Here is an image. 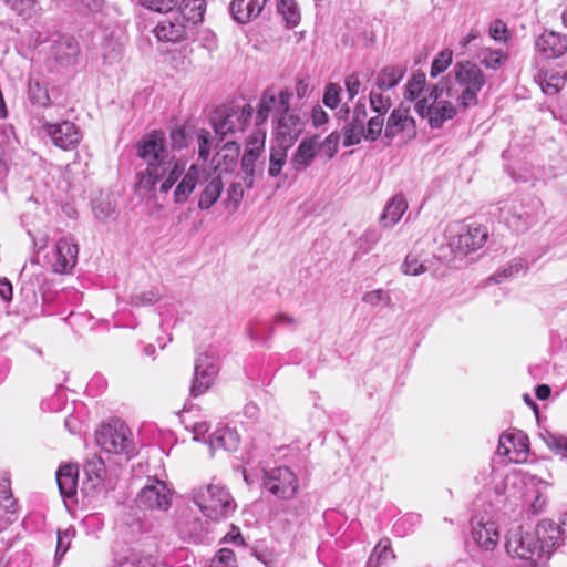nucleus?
<instances>
[{"label": "nucleus", "instance_id": "13", "mask_svg": "<svg viewBox=\"0 0 567 567\" xmlns=\"http://www.w3.org/2000/svg\"><path fill=\"white\" fill-rule=\"evenodd\" d=\"M218 371L219 367L213 353H199L195 360L190 394L198 396L205 393L214 383Z\"/></svg>", "mask_w": 567, "mask_h": 567}, {"label": "nucleus", "instance_id": "8", "mask_svg": "<svg viewBox=\"0 0 567 567\" xmlns=\"http://www.w3.org/2000/svg\"><path fill=\"white\" fill-rule=\"evenodd\" d=\"M443 89L433 86L427 97L415 103L416 113L427 118L431 128H441L444 123L457 114V107L452 103L453 99H443Z\"/></svg>", "mask_w": 567, "mask_h": 567}, {"label": "nucleus", "instance_id": "39", "mask_svg": "<svg viewBox=\"0 0 567 567\" xmlns=\"http://www.w3.org/2000/svg\"><path fill=\"white\" fill-rule=\"evenodd\" d=\"M475 56L481 64L493 70L499 69L506 60V55L501 50H492L488 48L480 49Z\"/></svg>", "mask_w": 567, "mask_h": 567}, {"label": "nucleus", "instance_id": "62", "mask_svg": "<svg viewBox=\"0 0 567 567\" xmlns=\"http://www.w3.org/2000/svg\"><path fill=\"white\" fill-rule=\"evenodd\" d=\"M223 152H225V154H223V159L226 164H233L236 162L238 155H239V145L237 142L235 141H231V142H227L225 143V145L223 146Z\"/></svg>", "mask_w": 567, "mask_h": 567}, {"label": "nucleus", "instance_id": "4", "mask_svg": "<svg viewBox=\"0 0 567 567\" xmlns=\"http://www.w3.org/2000/svg\"><path fill=\"white\" fill-rule=\"evenodd\" d=\"M193 501L204 516L212 520L228 517L236 508L229 491L220 483L212 482L193 491Z\"/></svg>", "mask_w": 567, "mask_h": 567}, {"label": "nucleus", "instance_id": "17", "mask_svg": "<svg viewBox=\"0 0 567 567\" xmlns=\"http://www.w3.org/2000/svg\"><path fill=\"white\" fill-rule=\"evenodd\" d=\"M79 255V246L72 236L61 237L53 251L51 269L55 274H69L75 267Z\"/></svg>", "mask_w": 567, "mask_h": 567}, {"label": "nucleus", "instance_id": "36", "mask_svg": "<svg viewBox=\"0 0 567 567\" xmlns=\"http://www.w3.org/2000/svg\"><path fill=\"white\" fill-rule=\"evenodd\" d=\"M176 7L185 21L196 24L204 18L206 2L205 0H179Z\"/></svg>", "mask_w": 567, "mask_h": 567}, {"label": "nucleus", "instance_id": "45", "mask_svg": "<svg viewBox=\"0 0 567 567\" xmlns=\"http://www.w3.org/2000/svg\"><path fill=\"white\" fill-rule=\"evenodd\" d=\"M526 268V261L524 259H514L509 262V265L507 267H505L504 269L495 272L491 278L489 280L496 282V284H501L503 282L505 279H508L511 277H513L515 274H518L520 270L525 269Z\"/></svg>", "mask_w": 567, "mask_h": 567}, {"label": "nucleus", "instance_id": "42", "mask_svg": "<svg viewBox=\"0 0 567 567\" xmlns=\"http://www.w3.org/2000/svg\"><path fill=\"white\" fill-rule=\"evenodd\" d=\"M362 301L371 307H393L390 291L381 288L367 291L362 297Z\"/></svg>", "mask_w": 567, "mask_h": 567}, {"label": "nucleus", "instance_id": "25", "mask_svg": "<svg viewBox=\"0 0 567 567\" xmlns=\"http://www.w3.org/2000/svg\"><path fill=\"white\" fill-rule=\"evenodd\" d=\"M319 136L305 138L293 153L290 164L297 172L306 171L318 154Z\"/></svg>", "mask_w": 567, "mask_h": 567}, {"label": "nucleus", "instance_id": "9", "mask_svg": "<svg viewBox=\"0 0 567 567\" xmlns=\"http://www.w3.org/2000/svg\"><path fill=\"white\" fill-rule=\"evenodd\" d=\"M265 141L266 135L261 132L254 133L247 140L240 162V169L244 174L243 182L247 189H251L256 177L262 175Z\"/></svg>", "mask_w": 567, "mask_h": 567}, {"label": "nucleus", "instance_id": "32", "mask_svg": "<svg viewBox=\"0 0 567 567\" xmlns=\"http://www.w3.org/2000/svg\"><path fill=\"white\" fill-rule=\"evenodd\" d=\"M224 189V183L219 175L209 179L199 194L198 207L202 210L209 209L219 199Z\"/></svg>", "mask_w": 567, "mask_h": 567}, {"label": "nucleus", "instance_id": "16", "mask_svg": "<svg viewBox=\"0 0 567 567\" xmlns=\"http://www.w3.org/2000/svg\"><path fill=\"white\" fill-rule=\"evenodd\" d=\"M135 502L142 508L167 511L171 506L172 493L163 481L153 480L140 491Z\"/></svg>", "mask_w": 567, "mask_h": 567}, {"label": "nucleus", "instance_id": "38", "mask_svg": "<svg viewBox=\"0 0 567 567\" xmlns=\"http://www.w3.org/2000/svg\"><path fill=\"white\" fill-rule=\"evenodd\" d=\"M288 145L279 144L271 146L269 152L268 175L278 177L287 163Z\"/></svg>", "mask_w": 567, "mask_h": 567}, {"label": "nucleus", "instance_id": "11", "mask_svg": "<svg viewBox=\"0 0 567 567\" xmlns=\"http://www.w3.org/2000/svg\"><path fill=\"white\" fill-rule=\"evenodd\" d=\"M383 136L390 144L398 138L402 143H408L416 136V123L411 115L410 106L401 103L393 109L384 121Z\"/></svg>", "mask_w": 567, "mask_h": 567}, {"label": "nucleus", "instance_id": "24", "mask_svg": "<svg viewBox=\"0 0 567 567\" xmlns=\"http://www.w3.org/2000/svg\"><path fill=\"white\" fill-rule=\"evenodd\" d=\"M200 173L202 169L195 164H192L187 169L185 168L179 179L175 183L176 186L173 192L175 204H184L187 202L199 183Z\"/></svg>", "mask_w": 567, "mask_h": 567}, {"label": "nucleus", "instance_id": "3", "mask_svg": "<svg viewBox=\"0 0 567 567\" xmlns=\"http://www.w3.org/2000/svg\"><path fill=\"white\" fill-rule=\"evenodd\" d=\"M453 74L458 87L450 86L445 94L454 99L463 111L478 103V92L486 84V78L481 68L471 61H458L454 64Z\"/></svg>", "mask_w": 567, "mask_h": 567}, {"label": "nucleus", "instance_id": "21", "mask_svg": "<svg viewBox=\"0 0 567 567\" xmlns=\"http://www.w3.org/2000/svg\"><path fill=\"white\" fill-rule=\"evenodd\" d=\"M80 48L72 37H60L50 47L49 60L55 62L56 66H70L76 62Z\"/></svg>", "mask_w": 567, "mask_h": 567}, {"label": "nucleus", "instance_id": "60", "mask_svg": "<svg viewBox=\"0 0 567 567\" xmlns=\"http://www.w3.org/2000/svg\"><path fill=\"white\" fill-rule=\"evenodd\" d=\"M210 134L208 131L202 130L198 134V155L203 161L208 159L210 154Z\"/></svg>", "mask_w": 567, "mask_h": 567}, {"label": "nucleus", "instance_id": "40", "mask_svg": "<svg viewBox=\"0 0 567 567\" xmlns=\"http://www.w3.org/2000/svg\"><path fill=\"white\" fill-rule=\"evenodd\" d=\"M278 12L288 28H295L300 21V12L296 0H278Z\"/></svg>", "mask_w": 567, "mask_h": 567}, {"label": "nucleus", "instance_id": "48", "mask_svg": "<svg viewBox=\"0 0 567 567\" xmlns=\"http://www.w3.org/2000/svg\"><path fill=\"white\" fill-rule=\"evenodd\" d=\"M340 143V134L334 131L330 133L323 141H319L318 152L320 151L327 159H331L338 152Z\"/></svg>", "mask_w": 567, "mask_h": 567}, {"label": "nucleus", "instance_id": "10", "mask_svg": "<svg viewBox=\"0 0 567 567\" xmlns=\"http://www.w3.org/2000/svg\"><path fill=\"white\" fill-rule=\"evenodd\" d=\"M262 488L279 499H291L299 491L297 474L288 466H278L264 472Z\"/></svg>", "mask_w": 567, "mask_h": 567}, {"label": "nucleus", "instance_id": "35", "mask_svg": "<svg viewBox=\"0 0 567 567\" xmlns=\"http://www.w3.org/2000/svg\"><path fill=\"white\" fill-rule=\"evenodd\" d=\"M28 97L34 106L48 107L51 104L48 85L39 78L32 76L29 79Z\"/></svg>", "mask_w": 567, "mask_h": 567}, {"label": "nucleus", "instance_id": "59", "mask_svg": "<svg viewBox=\"0 0 567 567\" xmlns=\"http://www.w3.org/2000/svg\"><path fill=\"white\" fill-rule=\"evenodd\" d=\"M159 300V293L156 290H148L145 292H140L132 296V305L141 307V306H151Z\"/></svg>", "mask_w": 567, "mask_h": 567}, {"label": "nucleus", "instance_id": "61", "mask_svg": "<svg viewBox=\"0 0 567 567\" xmlns=\"http://www.w3.org/2000/svg\"><path fill=\"white\" fill-rule=\"evenodd\" d=\"M380 240V236L374 230L365 231L359 238V248L363 250V252H368L378 241Z\"/></svg>", "mask_w": 567, "mask_h": 567}, {"label": "nucleus", "instance_id": "20", "mask_svg": "<svg viewBox=\"0 0 567 567\" xmlns=\"http://www.w3.org/2000/svg\"><path fill=\"white\" fill-rule=\"evenodd\" d=\"M369 104L375 113L369 118L368 136L381 135L384 126V116L392 107V100L389 95H384L383 91L371 90L369 93Z\"/></svg>", "mask_w": 567, "mask_h": 567}, {"label": "nucleus", "instance_id": "14", "mask_svg": "<svg viewBox=\"0 0 567 567\" xmlns=\"http://www.w3.org/2000/svg\"><path fill=\"white\" fill-rule=\"evenodd\" d=\"M487 236V230L482 226H463L456 233L450 230L449 246L455 254L467 255L480 249Z\"/></svg>", "mask_w": 567, "mask_h": 567}, {"label": "nucleus", "instance_id": "51", "mask_svg": "<svg viewBox=\"0 0 567 567\" xmlns=\"http://www.w3.org/2000/svg\"><path fill=\"white\" fill-rule=\"evenodd\" d=\"M209 567H237L234 551L229 548L219 549L212 559Z\"/></svg>", "mask_w": 567, "mask_h": 567}, {"label": "nucleus", "instance_id": "50", "mask_svg": "<svg viewBox=\"0 0 567 567\" xmlns=\"http://www.w3.org/2000/svg\"><path fill=\"white\" fill-rule=\"evenodd\" d=\"M543 440L546 445L556 454L567 457V439L553 433H546L543 435Z\"/></svg>", "mask_w": 567, "mask_h": 567}, {"label": "nucleus", "instance_id": "55", "mask_svg": "<svg viewBox=\"0 0 567 567\" xmlns=\"http://www.w3.org/2000/svg\"><path fill=\"white\" fill-rule=\"evenodd\" d=\"M402 271L405 275L417 276L425 271V267L419 261L417 257L408 255L402 264Z\"/></svg>", "mask_w": 567, "mask_h": 567}, {"label": "nucleus", "instance_id": "27", "mask_svg": "<svg viewBox=\"0 0 567 567\" xmlns=\"http://www.w3.org/2000/svg\"><path fill=\"white\" fill-rule=\"evenodd\" d=\"M267 0H233L230 12L239 23H247L258 17Z\"/></svg>", "mask_w": 567, "mask_h": 567}, {"label": "nucleus", "instance_id": "41", "mask_svg": "<svg viewBox=\"0 0 567 567\" xmlns=\"http://www.w3.org/2000/svg\"><path fill=\"white\" fill-rule=\"evenodd\" d=\"M12 11L23 19H30L37 14L39 0H3Z\"/></svg>", "mask_w": 567, "mask_h": 567}, {"label": "nucleus", "instance_id": "57", "mask_svg": "<svg viewBox=\"0 0 567 567\" xmlns=\"http://www.w3.org/2000/svg\"><path fill=\"white\" fill-rule=\"evenodd\" d=\"M344 86L348 94V100L352 101L359 94L362 86L359 73L353 72L346 76Z\"/></svg>", "mask_w": 567, "mask_h": 567}, {"label": "nucleus", "instance_id": "47", "mask_svg": "<svg viewBox=\"0 0 567 567\" xmlns=\"http://www.w3.org/2000/svg\"><path fill=\"white\" fill-rule=\"evenodd\" d=\"M84 472L92 482H101L105 474V465L101 457L93 456L84 465Z\"/></svg>", "mask_w": 567, "mask_h": 567}, {"label": "nucleus", "instance_id": "1", "mask_svg": "<svg viewBox=\"0 0 567 567\" xmlns=\"http://www.w3.org/2000/svg\"><path fill=\"white\" fill-rule=\"evenodd\" d=\"M136 155L145 165L136 174L137 190L154 192L159 183V192L167 194L185 171L186 162L171 154L161 130L144 135L136 143Z\"/></svg>", "mask_w": 567, "mask_h": 567}, {"label": "nucleus", "instance_id": "29", "mask_svg": "<svg viewBox=\"0 0 567 567\" xmlns=\"http://www.w3.org/2000/svg\"><path fill=\"white\" fill-rule=\"evenodd\" d=\"M406 72L403 65H386L382 68L375 79V86L380 91H388L395 87L404 78Z\"/></svg>", "mask_w": 567, "mask_h": 567}, {"label": "nucleus", "instance_id": "52", "mask_svg": "<svg viewBox=\"0 0 567 567\" xmlns=\"http://www.w3.org/2000/svg\"><path fill=\"white\" fill-rule=\"evenodd\" d=\"M340 94L341 86L338 83H329L324 89L322 99L323 104L331 110H336L341 101Z\"/></svg>", "mask_w": 567, "mask_h": 567}, {"label": "nucleus", "instance_id": "31", "mask_svg": "<svg viewBox=\"0 0 567 567\" xmlns=\"http://www.w3.org/2000/svg\"><path fill=\"white\" fill-rule=\"evenodd\" d=\"M566 82L564 70H544L538 75V83L542 91L547 95H554L560 91Z\"/></svg>", "mask_w": 567, "mask_h": 567}, {"label": "nucleus", "instance_id": "43", "mask_svg": "<svg viewBox=\"0 0 567 567\" xmlns=\"http://www.w3.org/2000/svg\"><path fill=\"white\" fill-rule=\"evenodd\" d=\"M425 84L426 79L424 73L419 72L413 74L405 85L404 99L411 102L415 101L424 90Z\"/></svg>", "mask_w": 567, "mask_h": 567}, {"label": "nucleus", "instance_id": "56", "mask_svg": "<svg viewBox=\"0 0 567 567\" xmlns=\"http://www.w3.org/2000/svg\"><path fill=\"white\" fill-rule=\"evenodd\" d=\"M75 9L83 14L102 10L104 0H73Z\"/></svg>", "mask_w": 567, "mask_h": 567}, {"label": "nucleus", "instance_id": "37", "mask_svg": "<svg viewBox=\"0 0 567 567\" xmlns=\"http://www.w3.org/2000/svg\"><path fill=\"white\" fill-rule=\"evenodd\" d=\"M395 558L389 538H382L373 548L367 567H381Z\"/></svg>", "mask_w": 567, "mask_h": 567}, {"label": "nucleus", "instance_id": "46", "mask_svg": "<svg viewBox=\"0 0 567 567\" xmlns=\"http://www.w3.org/2000/svg\"><path fill=\"white\" fill-rule=\"evenodd\" d=\"M75 535V530L73 528H68L65 530H58V539H56V549L54 560L59 563L63 556L66 554L71 546L72 538Z\"/></svg>", "mask_w": 567, "mask_h": 567}, {"label": "nucleus", "instance_id": "5", "mask_svg": "<svg viewBox=\"0 0 567 567\" xmlns=\"http://www.w3.org/2000/svg\"><path fill=\"white\" fill-rule=\"evenodd\" d=\"M506 553L520 563V567H538L546 561L533 532L523 530L522 527L512 528L505 543Z\"/></svg>", "mask_w": 567, "mask_h": 567}, {"label": "nucleus", "instance_id": "64", "mask_svg": "<svg viewBox=\"0 0 567 567\" xmlns=\"http://www.w3.org/2000/svg\"><path fill=\"white\" fill-rule=\"evenodd\" d=\"M547 506V497L540 488L536 491V495L530 503V511L533 514H540Z\"/></svg>", "mask_w": 567, "mask_h": 567}, {"label": "nucleus", "instance_id": "15", "mask_svg": "<svg viewBox=\"0 0 567 567\" xmlns=\"http://www.w3.org/2000/svg\"><path fill=\"white\" fill-rule=\"evenodd\" d=\"M533 534L537 537V544L543 550V557L547 561L554 550L564 544L567 532L560 524H556L549 519L540 520Z\"/></svg>", "mask_w": 567, "mask_h": 567}, {"label": "nucleus", "instance_id": "53", "mask_svg": "<svg viewBox=\"0 0 567 567\" xmlns=\"http://www.w3.org/2000/svg\"><path fill=\"white\" fill-rule=\"evenodd\" d=\"M178 1L179 0H140V4L151 11L165 13L175 8Z\"/></svg>", "mask_w": 567, "mask_h": 567}, {"label": "nucleus", "instance_id": "18", "mask_svg": "<svg viewBox=\"0 0 567 567\" xmlns=\"http://www.w3.org/2000/svg\"><path fill=\"white\" fill-rule=\"evenodd\" d=\"M42 128L52 143L64 151L75 148L82 138L78 126L70 121L55 124L44 123Z\"/></svg>", "mask_w": 567, "mask_h": 567}, {"label": "nucleus", "instance_id": "49", "mask_svg": "<svg viewBox=\"0 0 567 567\" xmlns=\"http://www.w3.org/2000/svg\"><path fill=\"white\" fill-rule=\"evenodd\" d=\"M0 509L12 511L18 513V504L13 498L10 488V482L3 480L0 482Z\"/></svg>", "mask_w": 567, "mask_h": 567}, {"label": "nucleus", "instance_id": "30", "mask_svg": "<svg viewBox=\"0 0 567 567\" xmlns=\"http://www.w3.org/2000/svg\"><path fill=\"white\" fill-rule=\"evenodd\" d=\"M514 450L517 455H526L528 451V439L523 432L502 434L498 440V453L509 455Z\"/></svg>", "mask_w": 567, "mask_h": 567}, {"label": "nucleus", "instance_id": "22", "mask_svg": "<svg viewBox=\"0 0 567 567\" xmlns=\"http://www.w3.org/2000/svg\"><path fill=\"white\" fill-rule=\"evenodd\" d=\"M536 50L545 59H556L567 51V39L555 31H544L536 40Z\"/></svg>", "mask_w": 567, "mask_h": 567}, {"label": "nucleus", "instance_id": "34", "mask_svg": "<svg viewBox=\"0 0 567 567\" xmlns=\"http://www.w3.org/2000/svg\"><path fill=\"white\" fill-rule=\"evenodd\" d=\"M406 208L408 204L404 197L402 195H395L385 206L380 221L384 227H391L401 219Z\"/></svg>", "mask_w": 567, "mask_h": 567}, {"label": "nucleus", "instance_id": "63", "mask_svg": "<svg viewBox=\"0 0 567 567\" xmlns=\"http://www.w3.org/2000/svg\"><path fill=\"white\" fill-rule=\"evenodd\" d=\"M295 92L298 99L308 97L311 93L310 78L300 76L296 79Z\"/></svg>", "mask_w": 567, "mask_h": 567}, {"label": "nucleus", "instance_id": "44", "mask_svg": "<svg viewBox=\"0 0 567 567\" xmlns=\"http://www.w3.org/2000/svg\"><path fill=\"white\" fill-rule=\"evenodd\" d=\"M453 61V51L450 49L442 50L433 60L431 64L430 75L436 78L443 73Z\"/></svg>", "mask_w": 567, "mask_h": 567}, {"label": "nucleus", "instance_id": "33", "mask_svg": "<svg viewBox=\"0 0 567 567\" xmlns=\"http://www.w3.org/2000/svg\"><path fill=\"white\" fill-rule=\"evenodd\" d=\"M212 449H224L226 451H235L239 445L238 433L229 427L216 430L209 437Z\"/></svg>", "mask_w": 567, "mask_h": 567}, {"label": "nucleus", "instance_id": "7", "mask_svg": "<svg viewBox=\"0 0 567 567\" xmlns=\"http://www.w3.org/2000/svg\"><path fill=\"white\" fill-rule=\"evenodd\" d=\"M97 445L107 453L123 454L131 457L134 454L133 434L121 420H112L102 424L96 431Z\"/></svg>", "mask_w": 567, "mask_h": 567}, {"label": "nucleus", "instance_id": "26", "mask_svg": "<svg viewBox=\"0 0 567 567\" xmlns=\"http://www.w3.org/2000/svg\"><path fill=\"white\" fill-rule=\"evenodd\" d=\"M153 32L158 41L164 42H178L186 37L185 24L178 18L175 20L171 18L163 19L157 23Z\"/></svg>", "mask_w": 567, "mask_h": 567}, {"label": "nucleus", "instance_id": "6", "mask_svg": "<svg viewBox=\"0 0 567 567\" xmlns=\"http://www.w3.org/2000/svg\"><path fill=\"white\" fill-rule=\"evenodd\" d=\"M254 107L250 104L243 106L236 104H224L218 106L212 118V125L219 140L227 136H235L243 133L251 120Z\"/></svg>", "mask_w": 567, "mask_h": 567}, {"label": "nucleus", "instance_id": "54", "mask_svg": "<svg viewBox=\"0 0 567 567\" xmlns=\"http://www.w3.org/2000/svg\"><path fill=\"white\" fill-rule=\"evenodd\" d=\"M245 190L243 187V184L240 182L233 183L229 188L227 189V198L225 200L226 205L229 207L231 206V209L235 212L237 210L243 197H244Z\"/></svg>", "mask_w": 567, "mask_h": 567}, {"label": "nucleus", "instance_id": "58", "mask_svg": "<svg viewBox=\"0 0 567 567\" xmlns=\"http://www.w3.org/2000/svg\"><path fill=\"white\" fill-rule=\"evenodd\" d=\"M169 138L174 150H182L188 145V135L182 126L174 127L169 133Z\"/></svg>", "mask_w": 567, "mask_h": 567}, {"label": "nucleus", "instance_id": "28", "mask_svg": "<svg viewBox=\"0 0 567 567\" xmlns=\"http://www.w3.org/2000/svg\"><path fill=\"white\" fill-rule=\"evenodd\" d=\"M79 470L74 464L61 465L56 471V484L64 498H71L76 494Z\"/></svg>", "mask_w": 567, "mask_h": 567}, {"label": "nucleus", "instance_id": "23", "mask_svg": "<svg viewBox=\"0 0 567 567\" xmlns=\"http://www.w3.org/2000/svg\"><path fill=\"white\" fill-rule=\"evenodd\" d=\"M471 534L475 544L487 551L494 550L501 538L498 527L493 520H473Z\"/></svg>", "mask_w": 567, "mask_h": 567}, {"label": "nucleus", "instance_id": "19", "mask_svg": "<svg viewBox=\"0 0 567 567\" xmlns=\"http://www.w3.org/2000/svg\"><path fill=\"white\" fill-rule=\"evenodd\" d=\"M501 218L508 228L516 233L526 231L537 220L536 216L526 210L517 200H509L499 208Z\"/></svg>", "mask_w": 567, "mask_h": 567}, {"label": "nucleus", "instance_id": "2", "mask_svg": "<svg viewBox=\"0 0 567 567\" xmlns=\"http://www.w3.org/2000/svg\"><path fill=\"white\" fill-rule=\"evenodd\" d=\"M292 95L289 89L281 90L278 94L272 90H266L260 97L256 115V124L260 125L272 114L277 121L278 143L288 146L297 141L305 128V121L290 107Z\"/></svg>", "mask_w": 567, "mask_h": 567}, {"label": "nucleus", "instance_id": "12", "mask_svg": "<svg viewBox=\"0 0 567 567\" xmlns=\"http://www.w3.org/2000/svg\"><path fill=\"white\" fill-rule=\"evenodd\" d=\"M367 110V99L361 96L354 103L351 110V116L342 128L343 145L353 146L361 143L362 140L367 142H375L381 135L368 136L369 120Z\"/></svg>", "mask_w": 567, "mask_h": 567}]
</instances>
